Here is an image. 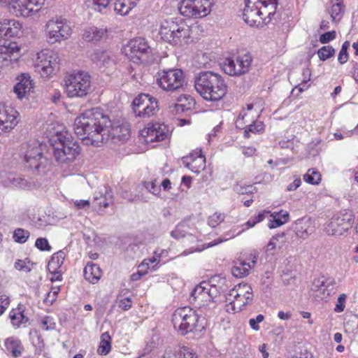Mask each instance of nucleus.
I'll use <instances>...</instances> for the list:
<instances>
[{
    "instance_id": "nucleus-58",
    "label": "nucleus",
    "mask_w": 358,
    "mask_h": 358,
    "mask_svg": "<svg viewBox=\"0 0 358 358\" xmlns=\"http://www.w3.org/2000/svg\"><path fill=\"white\" fill-rule=\"evenodd\" d=\"M10 303V297L6 294H0V316L2 315L9 307Z\"/></svg>"
},
{
    "instance_id": "nucleus-33",
    "label": "nucleus",
    "mask_w": 358,
    "mask_h": 358,
    "mask_svg": "<svg viewBox=\"0 0 358 358\" xmlns=\"http://www.w3.org/2000/svg\"><path fill=\"white\" fill-rule=\"evenodd\" d=\"M106 34V29L90 27L85 30L83 38L87 41H99Z\"/></svg>"
},
{
    "instance_id": "nucleus-49",
    "label": "nucleus",
    "mask_w": 358,
    "mask_h": 358,
    "mask_svg": "<svg viewBox=\"0 0 358 358\" xmlns=\"http://www.w3.org/2000/svg\"><path fill=\"white\" fill-rule=\"evenodd\" d=\"M150 95L148 94H141L136 97L133 101L134 111L136 113V110H141L146 103L149 102V98Z\"/></svg>"
},
{
    "instance_id": "nucleus-29",
    "label": "nucleus",
    "mask_w": 358,
    "mask_h": 358,
    "mask_svg": "<svg viewBox=\"0 0 358 358\" xmlns=\"http://www.w3.org/2000/svg\"><path fill=\"white\" fill-rule=\"evenodd\" d=\"M139 0H116L114 5L115 13L122 16L127 15L137 5Z\"/></svg>"
},
{
    "instance_id": "nucleus-40",
    "label": "nucleus",
    "mask_w": 358,
    "mask_h": 358,
    "mask_svg": "<svg viewBox=\"0 0 358 358\" xmlns=\"http://www.w3.org/2000/svg\"><path fill=\"white\" fill-rule=\"evenodd\" d=\"M3 184L6 186H13L20 188L29 187L28 182L24 178L16 173H10L8 175L7 180L3 181Z\"/></svg>"
},
{
    "instance_id": "nucleus-5",
    "label": "nucleus",
    "mask_w": 358,
    "mask_h": 358,
    "mask_svg": "<svg viewBox=\"0 0 358 358\" xmlns=\"http://www.w3.org/2000/svg\"><path fill=\"white\" fill-rule=\"evenodd\" d=\"M194 28L189 27L182 19L173 17L162 22L159 34L164 41L177 45L182 40L189 39Z\"/></svg>"
},
{
    "instance_id": "nucleus-12",
    "label": "nucleus",
    "mask_w": 358,
    "mask_h": 358,
    "mask_svg": "<svg viewBox=\"0 0 358 358\" xmlns=\"http://www.w3.org/2000/svg\"><path fill=\"white\" fill-rule=\"evenodd\" d=\"M45 145L38 141H33L27 145V149L24 155L25 166L36 171L44 170L48 164V159L43 156V150Z\"/></svg>"
},
{
    "instance_id": "nucleus-18",
    "label": "nucleus",
    "mask_w": 358,
    "mask_h": 358,
    "mask_svg": "<svg viewBox=\"0 0 358 358\" xmlns=\"http://www.w3.org/2000/svg\"><path fill=\"white\" fill-rule=\"evenodd\" d=\"M20 120V113L14 107L0 104V135L11 132Z\"/></svg>"
},
{
    "instance_id": "nucleus-20",
    "label": "nucleus",
    "mask_w": 358,
    "mask_h": 358,
    "mask_svg": "<svg viewBox=\"0 0 358 358\" xmlns=\"http://www.w3.org/2000/svg\"><path fill=\"white\" fill-rule=\"evenodd\" d=\"M141 135L146 143L160 142L169 136V129L164 124H149L141 131Z\"/></svg>"
},
{
    "instance_id": "nucleus-6",
    "label": "nucleus",
    "mask_w": 358,
    "mask_h": 358,
    "mask_svg": "<svg viewBox=\"0 0 358 358\" xmlns=\"http://www.w3.org/2000/svg\"><path fill=\"white\" fill-rule=\"evenodd\" d=\"M220 290L210 282L203 281L196 285L191 292L190 302L203 312L206 315L211 313L214 307V299L218 296Z\"/></svg>"
},
{
    "instance_id": "nucleus-35",
    "label": "nucleus",
    "mask_w": 358,
    "mask_h": 358,
    "mask_svg": "<svg viewBox=\"0 0 358 358\" xmlns=\"http://www.w3.org/2000/svg\"><path fill=\"white\" fill-rule=\"evenodd\" d=\"M285 243V234H279L273 236L267 245L265 246V251L271 255L274 254V251L278 248L281 249Z\"/></svg>"
},
{
    "instance_id": "nucleus-55",
    "label": "nucleus",
    "mask_w": 358,
    "mask_h": 358,
    "mask_svg": "<svg viewBox=\"0 0 358 358\" xmlns=\"http://www.w3.org/2000/svg\"><path fill=\"white\" fill-rule=\"evenodd\" d=\"M41 327L43 330H53L56 328V323L52 317L45 316L41 320Z\"/></svg>"
},
{
    "instance_id": "nucleus-28",
    "label": "nucleus",
    "mask_w": 358,
    "mask_h": 358,
    "mask_svg": "<svg viewBox=\"0 0 358 358\" xmlns=\"http://www.w3.org/2000/svg\"><path fill=\"white\" fill-rule=\"evenodd\" d=\"M102 275L100 267L92 262L87 264L84 268V276L86 280L92 284H96Z\"/></svg>"
},
{
    "instance_id": "nucleus-21",
    "label": "nucleus",
    "mask_w": 358,
    "mask_h": 358,
    "mask_svg": "<svg viewBox=\"0 0 358 358\" xmlns=\"http://www.w3.org/2000/svg\"><path fill=\"white\" fill-rule=\"evenodd\" d=\"M263 10L259 8V5L248 3L245 0V8L243 12L244 21L250 26L262 27L265 24V18L262 16Z\"/></svg>"
},
{
    "instance_id": "nucleus-38",
    "label": "nucleus",
    "mask_w": 358,
    "mask_h": 358,
    "mask_svg": "<svg viewBox=\"0 0 358 358\" xmlns=\"http://www.w3.org/2000/svg\"><path fill=\"white\" fill-rule=\"evenodd\" d=\"M259 8H261L262 12V16L265 18V24L269 23L273 19V16L275 15L277 7H278V1H273L271 3H266L258 4Z\"/></svg>"
},
{
    "instance_id": "nucleus-34",
    "label": "nucleus",
    "mask_w": 358,
    "mask_h": 358,
    "mask_svg": "<svg viewBox=\"0 0 358 358\" xmlns=\"http://www.w3.org/2000/svg\"><path fill=\"white\" fill-rule=\"evenodd\" d=\"M189 228L186 222H180L171 232V236L175 239L187 237L193 242L195 241L196 238L188 231Z\"/></svg>"
},
{
    "instance_id": "nucleus-11",
    "label": "nucleus",
    "mask_w": 358,
    "mask_h": 358,
    "mask_svg": "<svg viewBox=\"0 0 358 358\" xmlns=\"http://www.w3.org/2000/svg\"><path fill=\"white\" fill-rule=\"evenodd\" d=\"M45 0H0V4L8 6L10 12L17 17H28L38 13Z\"/></svg>"
},
{
    "instance_id": "nucleus-2",
    "label": "nucleus",
    "mask_w": 358,
    "mask_h": 358,
    "mask_svg": "<svg viewBox=\"0 0 358 358\" xmlns=\"http://www.w3.org/2000/svg\"><path fill=\"white\" fill-rule=\"evenodd\" d=\"M194 87L201 96L208 101H220L227 92L222 76L213 71L200 72L194 78Z\"/></svg>"
},
{
    "instance_id": "nucleus-60",
    "label": "nucleus",
    "mask_w": 358,
    "mask_h": 358,
    "mask_svg": "<svg viewBox=\"0 0 358 358\" xmlns=\"http://www.w3.org/2000/svg\"><path fill=\"white\" fill-rule=\"evenodd\" d=\"M346 297L347 296L345 294H342L338 296L337 303L334 308V311L336 313H341L344 310Z\"/></svg>"
},
{
    "instance_id": "nucleus-13",
    "label": "nucleus",
    "mask_w": 358,
    "mask_h": 358,
    "mask_svg": "<svg viewBox=\"0 0 358 358\" xmlns=\"http://www.w3.org/2000/svg\"><path fill=\"white\" fill-rule=\"evenodd\" d=\"M213 5V0H182L178 9L184 16L203 17L211 12Z\"/></svg>"
},
{
    "instance_id": "nucleus-23",
    "label": "nucleus",
    "mask_w": 358,
    "mask_h": 358,
    "mask_svg": "<svg viewBox=\"0 0 358 358\" xmlns=\"http://www.w3.org/2000/svg\"><path fill=\"white\" fill-rule=\"evenodd\" d=\"M18 82L13 87V92L18 99L22 100L26 97L33 88L31 76L28 73H22L17 78Z\"/></svg>"
},
{
    "instance_id": "nucleus-9",
    "label": "nucleus",
    "mask_w": 358,
    "mask_h": 358,
    "mask_svg": "<svg viewBox=\"0 0 358 358\" xmlns=\"http://www.w3.org/2000/svg\"><path fill=\"white\" fill-rule=\"evenodd\" d=\"M59 61L58 53L45 49L36 54L34 59V67L41 77L49 78L59 69Z\"/></svg>"
},
{
    "instance_id": "nucleus-61",
    "label": "nucleus",
    "mask_w": 358,
    "mask_h": 358,
    "mask_svg": "<svg viewBox=\"0 0 358 358\" xmlns=\"http://www.w3.org/2000/svg\"><path fill=\"white\" fill-rule=\"evenodd\" d=\"M117 127L118 128H121V129L126 128L127 129V131H128L127 135L125 137H124V138H123V136H121L124 133L123 129H121V130L118 131V134H120V137L113 136V135H110V138H112L113 139H117V140L122 141H124L127 140L129 138V128L127 126H124V125H122V126H120V125L115 126V125H113L112 123L110 122V128L111 129L117 128Z\"/></svg>"
},
{
    "instance_id": "nucleus-52",
    "label": "nucleus",
    "mask_w": 358,
    "mask_h": 358,
    "mask_svg": "<svg viewBox=\"0 0 358 358\" xmlns=\"http://www.w3.org/2000/svg\"><path fill=\"white\" fill-rule=\"evenodd\" d=\"M225 219V215L222 213L215 212L208 219V224L210 227L214 228L222 223Z\"/></svg>"
},
{
    "instance_id": "nucleus-7",
    "label": "nucleus",
    "mask_w": 358,
    "mask_h": 358,
    "mask_svg": "<svg viewBox=\"0 0 358 358\" xmlns=\"http://www.w3.org/2000/svg\"><path fill=\"white\" fill-rule=\"evenodd\" d=\"M44 37L48 44L54 45L68 40L73 32L70 22L62 16L48 20L43 27Z\"/></svg>"
},
{
    "instance_id": "nucleus-26",
    "label": "nucleus",
    "mask_w": 358,
    "mask_h": 358,
    "mask_svg": "<svg viewBox=\"0 0 358 358\" xmlns=\"http://www.w3.org/2000/svg\"><path fill=\"white\" fill-rule=\"evenodd\" d=\"M91 59L100 69L108 66L113 62L110 52L102 50H95L91 55Z\"/></svg>"
},
{
    "instance_id": "nucleus-44",
    "label": "nucleus",
    "mask_w": 358,
    "mask_h": 358,
    "mask_svg": "<svg viewBox=\"0 0 358 358\" xmlns=\"http://www.w3.org/2000/svg\"><path fill=\"white\" fill-rule=\"evenodd\" d=\"M264 131V124L261 121H255L252 124H250L246 127L244 136L246 138L250 136V133L257 134L262 133Z\"/></svg>"
},
{
    "instance_id": "nucleus-50",
    "label": "nucleus",
    "mask_w": 358,
    "mask_h": 358,
    "mask_svg": "<svg viewBox=\"0 0 358 358\" xmlns=\"http://www.w3.org/2000/svg\"><path fill=\"white\" fill-rule=\"evenodd\" d=\"M302 77V81L299 85V90L300 92L307 90L310 86V85H308V83L311 80V71L309 68L303 69Z\"/></svg>"
},
{
    "instance_id": "nucleus-19",
    "label": "nucleus",
    "mask_w": 358,
    "mask_h": 358,
    "mask_svg": "<svg viewBox=\"0 0 358 358\" xmlns=\"http://www.w3.org/2000/svg\"><path fill=\"white\" fill-rule=\"evenodd\" d=\"M335 281L331 278L321 277L313 280L311 287V295L317 300L322 301L327 299L335 292Z\"/></svg>"
},
{
    "instance_id": "nucleus-53",
    "label": "nucleus",
    "mask_w": 358,
    "mask_h": 358,
    "mask_svg": "<svg viewBox=\"0 0 358 358\" xmlns=\"http://www.w3.org/2000/svg\"><path fill=\"white\" fill-rule=\"evenodd\" d=\"M176 357L177 358H198L194 350L187 346L181 347Z\"/></svg>"
},
{
    "instance_id": "nucleus-47",
    "label": "nucleus",
    "mask_w": 358,
    "mask_h": 358,
    "mask_svg": "<svg viewBox=\"0 0 358 358\" xmlns=\"http://www.w3.org/2000/svg\"><path fill=\"white\" fill-rule=\"evenodd\" d=\"M317 54L320 60L326 61L327 59L334 57L335 50L330 45L323 46L317 50Z\"/></svg>"
},
{
    "instance_id": "nucleus-62",
    "label": "nucleus",
    "mask_w": 358,
    "mask_h": 358,
    "mask_svg": "<svg viewBox=\"0 0 358 358\" xmlns=\"http://www.w3.org/2000/svg\"><path fill=\"white\" fill-rule=\"evenodd\" d=\"M60 289L59 287H53L52 290L47 294V297L44 299L45 303L52 304L55 300L57 295L59 292Z\"/></svg>"
},
{
    "instance_id": "nucleus-14",
    "label": "nucleus",
    "mask_w": 358,
    "mask_h": 358,
    "mask_svg": "<svg viewBox=\"0 0 358 358\" xmlns=\"http://www.w3.org/2000/svg\"><path fill=\"white\" fill-rule=\"evenodd\" d=\"M227 299L230 301L232 310L239 312L252 301V289L247 283H240L230 290Z\"/></svg>"
},
{
    "instance_id": "nucleus-57",
    "label": "nucleus",
    "mask_w": 358,
    "mask_h": 358,
    "mask_svg": "<svg viewBox=\"0 0 358 358\" xmlns=\"http://www.w3.org/2000/svg\"><path fill=\"white\" fill-rule=\"evenodd\" d=\"M35 246L41 251H50L51 250L48 241L45 238H37L35 242Z\"/></svg>"
},
{
    "instance_id": "nucleus-8",
    "label": "nucleus",
    "mask_w": 358,
    "mask_h": 358,
    "mask_svg": "<svg viewBox=\"0 0 358 358\" xmlns=\"http://www.w3.org/2000/svg\"><path fill=\"white\" fill-rule=\"evenodd\" d=\"M65 90L69 97H83L91 92V79L85 71L73 72L65 77Z\"/></svg>"
},
{
    "instance_id": "nucleus-10",
    "label": "nucleus",
    "mask_w": 358,
    "mask_h": 358,
    "mask_svg": "<svg viewBox=\"0 0 358 358\" xmlns=\"http://www.w3.org/2000/svg\"><path fill=\"white\" fill-rule=\"evenodd\" d=\"M156 83L164 91L176 92L185 85L184 73L178 69L162 70L155 76Z\"/></svg>"
},
{
    "instance_id": "nucleus-30",
    "label": "nucleus",
    "mask_w": 358,
    "mask_h": 358,
    "mask_svg": "<svg viewBox=\"0 0 358 358\" xmlns=\"http://www.w3.org/2000/svg\"><path fill=\"white\" fill-rule=\"evenodd\" d=\"M177 103L174 104L176 113H184L194 106V99L189 95H181L178 97Z\"/></svg>"
},
{
    "instance_id": "nucleus-1",
    "label": "nucleus",
    "mask_w": 358,
    "mask_h": 358,
    "mask_svg": "<svg viewBox=\"0 0 358 358\" xmlns=\"http://www.w3.org/2000/svg\"><path fill=\"white\" fill-rule=\"evenodd\" d=\"M123 129L125 137L127 134L126 128H110V120L103 114L99 108L85 110L74 122L75 133L80 136L86 145L99 146L110 138V135L120 137L118 131Z\"/></svg>"
},
{
    "instance_id": "nucleus-45",
    "label": "nucleus",
    "mask_w": 358,
    "mask_h": 358,
    "mask_svg": "<svg viewBox=\"0 0 358 358\" xmlns=\"http://www.w3.org/2000/svg\"><path fill=\"white\" fill-rule=\"evenodd\" d=\"M344 4L331 3L330 15L333 22L340 21L344 13Z\"/></svg>"
},
{
    "instance_id": "nucleus-64",
    "label": "nucleus",
    "mask_w": 358,
    "mask_h": 358,
    "mask_svg": "<svg viewBox=\"0 0 358 358\" xmlns=\"http://www.w3.org/2000/svg\"><path fill=\"white\" fill-rule=\"evenodd\" d=\"M131 300L129 297L124 298L119 302V307L124 310H129L131 307Z\"/></svg>"
},
{
    "instance_id": "nucleus-41",
    "label": "nucleus",
    "mask_w": 358,
    "mask_h": 358,
    "mask_svg": "<svg viewBox=\"0 0 358 358\" xmlns=\"http://www.w3.org/2000/svg\"><path fill=\"white\" fill-rule=\"evenodd\" d=\"M10 318L13 326L19 327L22 324L29 321V318L24 315V310L21 308L17 310H12L10 312Z\"/></svg>"
},
{
    "instance_id": "nucleus-24",
    "label": "nucleus",
    "mask_w": 358,
    "mask_h": 358,
    "mask_svg": "<svg viewBox=\"0 0 358 358\" xmlns=\"http://www.w3.org/2000/svg\"><path fill=\"white\" fill-rule=\"evenodd\" d=\"M22 24L16 20H4L0 22V38L17 36L21 32Z\"/></svg>"
},
{
    "instance_id": "nucleus-27",
    "label": "nucleus",
    "mask_w": 358,
    "mask_h": 358,
    "mask_svg": "<svg viewBox=\"0 0 358 358\" xmlns=\"http://www.w3.org/2000/svg\"><path fill=\"white\" fill-rule=\"evenodd\" d=\"M4 345L6 351L11 354L14 358L20 357L24 351V347L20 339L9 337L5 340Z\"/></svg>"
},
{
    "instance_id": "nucleus-3",
    "label": "nucleus",
    "mask_w": 358,
    "mask_h": 358,
    "mask_svg": "<svg viewBox=\"0 0 358 358\" xmlns=\"http://www.w3.org/2000/svg\"><path fill=\"white\" fill-rule=\"evenodd\" d=\"M204 320V318H200L194 310L187 306L178 308L172 316L174 329L181 335L201 332L205 329Z\"/></svg>"
},
{
    "instance_id": "nucleus-59",
    "label": "nucleus",
    "mask_w": 358,
    "mask_h": 358,
    "mask_svg": "<svg viewBox=\"0 0 358 358\" xmlns=\"http://www.w3.org/2000/svg\"><path fill=\"white\" fill-rule=\"evenodd\" d=\"M336 36V33L335 31L326 32L320 36V42L322 44L328 43L330 41L334 40Z\"/></svg>"
},
{
    "instance_id": "nucleus-48",
    "label": "nucleus",
    "mask_w": 358,
    "mask_h": 358,
    "mask_svg": "<svg viewBox=\"0 0 358 358\" xmlns=\"http://www.w3.org/2000/svg\"><path fill=\"white\" fill-rule=\"evenodd\" d=\"M234 191L238 194H252L256 192V188L252 185H245L241 183H236L233 187Z\"/></svg>"
},
{
    "instance_id": "nucleus-63",
    "label": "nucleus",
    "mask_w": 358,
    "mask_h": 358,
    "mask_svg": "<svg viewBox=\"0 0 358 358\" xmlns=\"http://www.w3.org/2000/svg\"><path fill=\"white\" fill-rule=\"evenodd\" d=\"M264 319V316L259 314L255 318H250L249 320V324L252 329L257 331L259 329V324L261 323Z\"/></svg>"
},
{
    "instance_id": "nucleus-42",
    "label": "nucleus",
    "mask_w": 358,
    "mask_h": 358,
    "mask_svg": "<svg viewBox=\"0 0 358 358\" xmlns=\"http://www.w3.org/2000/svg\"><path fill=\"white\" fill-rule=\"evenodd\" d=\"M111 338L108 332L102 334L101 336V342L98 348L99 354L106 355L111 350Z\"/></svg>"
},
{
    "instance_id": "nucleus-43",
    "label": "nucleus",
    "mask_w": 358,
    "mask_h": 358,
    "mask_svg": "<svg viewBox=\"0 0 358 358\" xmlns=\"http://www.w3.org/2000/svg\"><path fill=\"white\" fill-rule=\"evenodd\" d=\"M303 180L311 185H317L321 180V175L315 169H309L303 176Z\"/></svg>"
},
{
    "instance_id": "nucleus-37",
    "label": "nucleus",
    "mask_w": 358,
    "mask_h": 358,
    "mask_svg": "<svg viewBox=\"0 0 358 358\" xmlns=\"http://www.w3.org/2000/svg\"><path fill=\"white\" fill-rule=\"evenodd\" d=\"M252 266L250 263L244 261L236 262L231 268V274L236 278H244L249 274Z\"/></svg>"
},
{
    "instance_id": "nucleus-4",
    "label": "nucleus",
    "mask_w": 358,
    "mask_h": 358,
    "mask_svg": "<svg viewBox=\"0 0 358 358\" xmlns=\"http://www.w3.org/2000/svg\"><path fill=\"white\" fill-rule=\"evenodd\" d=\"M53 155L59 163H69L73 162L79 154L78 144L67 131L57 133L52 139Z\"/></svg>"
},
{
    "instance_id": "nucleus-54",
    "label": "nucleus",
    "mask_w": 358,
    "mask_h": 358,
    "mask_svg": "<svg viewBox=\"0 0 358 358\" xmlns=\"http://www.w3.org/2000/svg\"><path fill=\"white\" fill-rule=\"evenodd\" d=\"M15 268L18 271L29 273L32 269V264L27 258L24 259H18L15 263Z\"/></svg>"
},
{
    "instance_id": "nucleus-16",
    "label": "nucleus",
    "mask_w": 358,
    "mask_h": 358,
    "mask_svg": "<svg viewBox=\"0 0 358 358\" xmlns=\"http://www.w3.org/2000/svg\"><path fill=\"white\" fill-rule=\"evenodd\" d=\"M123 52L131 61L138 63L146 60L151 54V48L144 38L136 37L128 42Z\"/></svg>"
},
{
    "instance_id": "nucleus-51",
    "label": "nucleus",
    "mask_w": 358,
    "mask_h": 358,
    "mask_svg": "<svg viewBox=\"0 0 358 358\" xmlns=\"http://www.w3.org/2000/svg\"><path fill=\"white\" fill-rule=\"evenodd\" d=\"M143 185L150 193L154 195H159L161 192V188L157 179L151 181H144Z\"/></svg>"
},
{
    "instance_id": "nucleus-32",
    "label": "nucleus",
    "mask_w": 358,
    "mask_h": 358,
    "mask_svg": "<svg viewBox=\"0 0 358 358\" xmlns=\"http://www.w3.org/2000/svg\"><path fill=\"white\" fill-rule=\"evenodd\" d=\"M270 216L272 217L268 224L270 229H275L283 225L288 222L289 217V213L285 210L271 213Z\"/></svg>"
},
{
    "instance_id": "nucleus-17",
    "label": "nucleus",
    "mask_w": 358,
    "mask_h": 358,
    "mask_svg": "<svg viewBox=\"0 0 358 358\" xmlns=\"http://www.w3.org/2000/svg\"><path fill=\"white\" fill-rule=\"evenodd\" d=\"M355 216L351 211L340 212L332 217L325 227L329 235L341 236L352 228Z\"/></svg>"
},
{
    "instance_id": "nucleus-15",
    "label": "nucleus",
    "mask_w": 358,
    "mask_h": 358,
    "mask_svg": "<svg viewBox=\"0 0 358 358\" xmlns=\"http://www.w3.org/2000/svg\"><path fill=\"white\" fill-rule=\"evenodd\" d=\"M252 57L250 53L239 55L235 57L225 59L222 68L225 73L231 76H239L250 71Z\"/></svg>"
},
{
    "instance_id": "nucleus-31",
    "label": "nucleus",
    "mask_w": 358,
    "mask_h": 358,
    "mask_svg": "<svg viewBox=\"0 0 358 358\" xmlns=\"http://www.w3.org/2000/svg\"><path fill=\"white\" fill-rule=\"evenodd\" d=\"M157 110V101L155 98L150 96L149 98V102L146 103L141 110H136V115L143 118L150 117L155 114Z\"/></svg>"
},
{
    "instance_id": "nucleus-39",
    "label": "nucleus",
    "mask_w": 358,
    "mask_h": 358,
    "mask_svg": "<svg viewBox=\"0 0 358 358\" xmlns=\"http://www.w3.org/2000/svg\"><path fill=\"white\" fill-rule=\"evenodd\" d=\"M113 202V193L105 187L104 194L99 192L94 197V205L99 208H107Z\"/></svg>"
},
{
    "instance_id": "nucleus-56",
    "label": "nucleus",
    "mask_w": 358,
    "mask_h": 358,
    "mask_svg": "<svg viewBox=\"0 0 358 358\" xmlns=\"http://www.w3.org/2000/svg\"><path fill=\"white\" fill-rule=\"evenodd\" d=\"M159 264V259L153 257L145 259L143 261V262L139 265L140 268H144L148 271L150 268L155 271L157 269V266Z\"/></svg>"
},
{
    "instance_id": "nucleus-36",
    "label": "nucleus",
    "mask_w": 358,
    "mask_h": 358,
    "mask_svg": "<svg viewBox=\"0 0 358 358\" xmlns=\"http://www.w3.org/2000/svg\"><path fill=\"white\" fill-rule=\"evenodd\" d=\"M65 255V252L62 250H59L52 255L48 264L49 272L62 271V266L64 263Z\"/></svg>"
},
{
    "instance_id": "nucleus-22",
    "label": "nucleus",
    "mask_w": 358,
    "mask_h": 358,
    "mask_svg": "<svg viewBox=\"0 0 358 358\" xmlns=\"http://www.w3.org/2000/svg\"><path fill=\"white\" fill-rule=\"evenodd\" d=\"M183 164L192 172L199 173L206 167V159L201 150H196L194 153L183 157Z\"/></svg>"
},
{
    "instance_id": "nucleus-46",
    "label": "nucleus",
    "mask_w": 358,
    "mask_h": 358,
    "mask_svg": "<svg viewBox=\"0 0 358 358\" xmlns=\"http://www.w3.org/2000/svg\"><path fill=\"white\" fill-rule=\"evenodd\" d=\"M30 236L29 231L22 228L16 229L13 232V238L18 243H24Z\"/></svg>"
},
{
    "instance_id": "nucleus-25",
    "label": "nucleus",
    "mask_w": 358,
    "mask_h": 358,
    "mask_svg": "<svg viewBox=\"0 0 358 358\" xmlns=\"http://www.w3.org/2000/svg\"><path fill=\"white\" fill-rule=\"evenodd\" d=\"M315 229V221L310 218L303 217L295 222L296 235L302 239L307 238Z\"/></svg>"
}]
</instances>
